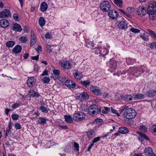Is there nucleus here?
<instances>
[{
	"mask_svg": "<svg viewBox=\"0 0 156 156\" xmlns=\"http://www.w3.org/2000/svg\"><path fill=\"white\" fill-rule=\"evenodd\" d=\"M147 69V67L144 65H141L140 67H133L131 68L129 70L126 72L125 71L122 72V74H124L127 73L129 74L132 76H135L136 77H138L141 74L144 72ZM131 75H130L129 77L131 78Z\"/></svg>",
	"mask_w": 156,
	"mask_h": 156,
	"instance_id": "f257e3e1",
	"label": "nucleus"
},
{
	"mask_svg": "<svg viewBox=\"0 0 156 156\" xmlns=\"http://www.w3.org/2000/svg\"><path fill=\"white\" fill-rule=\"evenodd\" d=\"M127 107L126 106H123L122 108V111L126 109L124 112V116L128 119H132L134 118L136 114V111L132 108L126 109Z\"/></svg>",
	"mask_w": 156,
	"mask_h": 156,
	"instance_id": "f03ea898",
	"label": "nucleus"
},
{
	"mask_svg": "<svg viewBox=\"0 0 156 156\" xmlns=\"http://www.w3.org/2000/svg\"><path fill=\"white\" fill-rule=\"evenodd\" d=\"M109 47L107 44H105L102 45L101 48H96V50L95 51V53L97 54H99V56L105 57V55L108 53Z\"/></svg>",
	"mask_w": 156,
	"mask_h": 156,
	"instance_id": "7ed1b4c3",
	"label": "nucleus"
},
{
	"mask_svg": "<svg viewBox=\"0 0 156 156\" xmlns=\"http://www.w3.org/2000/svg\"><path fill=\"white\" fill-rule=\"evenodd\" d=\"M85 114L83 112H78L73 114V119L76 122L81 121L85 119Z\"/></svg>",
	"mask_w": 156,
	"mask_h": 156,
	"instance_id": "20e7f679",
	"label": "nucleus"
},
{
	"mask_svg": "<svg viewBox=\"0 0 156 156\" xmlns=\"http://www.w3.org/2000/svg\"><path fill=\"white\" fill-rule=\"evenodd\" d=\"M100 8L103 12H107L109 11L111 8L110 2L107 1H104L100 4Z\"/></svg>",
	"mask_w": 156,
	"mask_h": 156,
	"instance_id": "39448f33",
	"label": "nucleus"
},
{
	"mask_svg": "<svg viewBox=\"0 0 156 156\" xmlns=\"http://www.w3.org/2000/svg\"><path fill=\"white\" fill-rule=\"evenodd\" d=\"M156 12V3L153 2L152 3L149 4L147 9V13L149 15H152Z\"/></svg>",
	"mask_w": 156,
	"mask_h": 156,
	"instance_id": "423d86ee",
	"label": "nucleus"
},
{
	"mask_svg": "<svg viewBox=\"0 0 156 156\" xmlns=\"http://www.w3.org/2000/svg\"><path fill=\"white\" fill-rule=\"evenodd\" d=\"M98 113V108L95 104L90 105L88 108V113L92 116H94Z\"/></svg>",
	"mask_w": 156,
	"mask_h": 156,
	"instance_id": "0eeeda50",
	"label": "nucleus"
},
{
	"mask_svg": "<svg viewBox=\"0 0 156 156\" xmlns=\"http://www.w3.org/2000/svg\"><path fill=\"white\" fill-rule=\"evenodd\" d=\"M90 90L91 91L97 95H100L101 93V90L97 86H91Z\"/></svg>",
	"mask_w": 156,
	"mask_h": 156,
	"instance_id": "6e6552de",
	"label": "nucleus"
},
{
	"mask_svg": "<svg viewBox=\"0 0 156 156\" xmlns=\"http://www.w3.org/2000/svg\"><path fill=\"white\" fill-rule=\"evenodd\" d=\"M137 14L140 16H142L147 13V10L143 6H140L136 11Z\"/></svg>",
	"mask_w": 156,
	"mask_h": 156,
	"instance_id": "1a4fd4ad",
	"label": "nucleus"
},
{
	"mask_svg": "<svg viewBox=\"0 0 156 156\" xmlns=\"http://www.w3.org/2000/svg\"><path fill=\"white\" fill-rule=\"evenodd\" d=\"M110 70L111 72L114 71L117 67V62L114 59H111L110 61Z\"/></svg>",
	"mask_w": 156,
	"mask_h": 156,
	"instance_id": "9d476101",
	"label": "nucleus"
},
{
	"mask_svg": "<svg viewBox=\"0 0 156 156\" xmlns=\"http://www.w3.org/2000/svg\"><path fill=\"white\" fill-rule=\"evenodd\" d=\"M11 14L10 12L7 9L0 12V18H5L10 17Z\"/></svg>",
	"mask_w": 156,
	"mask_h": 156,
	"instance_id": "9b49d317",
	"label": "nucleus"
},
{
	"mask_svg": "<svg viewBox=\"0 0 156 156\" xmlns=\"http://www.w3.org/2000/svg\"><path fill=\"white\" fill-rule=\"evenodd\" d=\"M108 15L110 18L115 19L117 18L119 15V14L116 10H112L109 11L108 12Z\"/></svg>",
	"mask_w": 156,
	"mask_h": 156,
	"instance_id": "f8f14e48",
	"label": "nucleus"
},
{
	"mask_svg": "<svg viewBox=\"0 0 156 156\" xmlns=\"http://www.w3.org/2000/svg\"><path fill=\"white\" fill-rule=\"evenodd\" d=\"M73 65L69 61H65L61 63V66L65 69H70Z\"/></svg>",
	"mask_w": 156,
	"mask_h": 156,
	"instance_id": "ddd939ff",
	"label": "nucleus"
},
{
	"mask_svg": "<svg viewBox=\"0 0 156 156\" xmlns=\"http://www.w3.org/2000/svg\"><path fill=\"white\" fill-rule=\"evenodd\" d=\"M30 36V45L31 46H32L35 43L37 40L36 36L33 30L31 31Z\"/></svg>",
	"mask_w": 156,
	"mask_h": 156,
	"instance_id": "4468645a",
	"label": "nucleus"
},
{
	"mask_svg": "<svg viewBox=\"0 0 156 156\" xmlns=\"http://www.w3.org/2000/svg\"><path fill=\"white\" fill-rule=\"evenodd\" d=\"M136 133L140 135L138 139L140 141H142L144 140H149V138L144 133L138 131L136 132Z\"/></svg>",
	"mask_w": 156,
	"mask_h": 156,
	"instance_id": "2eb2a0df",
	"label": "nucleus"
},
{
	"mask_svg": "<svg viewBox=\"0 0 156 156\" xmlns=\"http://www.w3.org/2000/svg\"><path fill=\"white\" fill-rule=\"evenodd\" d=\"M144 153L147 156H156L155 154L153 153L152 149L149 147L145 149Z\"/></svg>",
	"mask_w": 156,
	"mask_h": 156,
	"instance_id": "dca6fc26",
	"label": "nucleus"
},
{
	"mask_svg": "<svg viewBox=\"0 0 156 156\" xmlns=\"http://www.w3.org/2000/svg\"><path fill=\"white\" fill-rule=\"evenodd\" d=\"M65 85L70 88H73L76 87V84L75 83L70 80H68L66 81L65 83Z\"/></svg>",
	"mask_w": 156,
	"mask_h": 156,
	"instance_id": "f3484780",
	"label": "nucleus"
},
{
	"mask_svg": "<svg viewBox=\"0 0 156 156\" xmlns=\"http://www.w3.org/2000/svg\"><path fill=\"white\" fill-rule=\"evenodd\" d=\"M78 98L81 101L88 99L89 96L87 93L85 92H83L80 94L78 96Z\"/></svg>",
	"mask_w": 156,
	"mask_h": 156,
	"instance_id": "a211bd4d",
	"label": "nucleus"
},
{
	"mask_svg": "<svg viewBox=\"0 0 156 156\" xmlns=\"http://www.w3.org/2000/svg\"><path fill=\"white\" fill-rule=\"evenodd\" d=\"M9 24V22L6 19H2L0 21V25L2 28H5L8 27Z\"/></svg>",
	"mask_w": 156,
	"mask_h": 156,
	"instance_id": "6ab92c4d",
	"label": "nucleus"
},
{
	"mask_svg": "<svg viewBox=\"0 0 156 156\" xmlns=\"http://www.w3.org/2000/svg\"><path fill=\"white\" fill-rule=\"evenodd\" d=\"M12 28V29L14 31L17 32H20L22 30V29L20 25L17 23L13 24Z\"/></svg>",
	"mask_w": 156,
	"mask_h": 156,
	"instance_id": "aec40b11",
	"label": "nucleus"
},
{
	"mask_svg": "<svg viewBox=\"0 0 156 156\" xmlns=\"http://www.w3.org/2000/svg\"><path fill=\"white\" fill-rule=\"evenodd\" d=\"M22 50L21 46L20 45H16L12 50V52L16 54L20 53Z\"/></svg>",
	"mask_w": 156,
	"mask_h": 156,
	"instance_id": "412c9836",
	"label": "nucleus"
},
{
	"mask_svg": "<svg viewBox=\"0 0 156 156\" xmlns=\"http://www.w3.org/2000/svg\"><path fill=\"white\" fill-rule=\"evenodd\" d=\"M29 95L32 97H35L38 98L40 96V94L38 92L32 89L30 90L29 91Z\"/></svg>",
	"mask_w": 156,
	"mask_h": 156,
	"instance_id": "4be33fe9",
	"label": "nucleus"
},
{
	"mask_svg": "<svg viewBox=\"0 0 156 156\" xmlns=\"http://www.w3.org/2000/svg\"><path fill=\"white\" fill-rule=\"evenodd\" d=\"M54 75H52L51 77L54 80L58 79L60 71L58 70L54 69L53 70Z\"/></svg>",
	"mask_w": 156,
	"mask_h": 156,
	"instance_id": "5701e85b",
	"label": "nucleus"
},
{
	"mask_svg": "<svg viewBox=\"0 0 156 156\" xmlns=\"http://www.w3.org/2000/svg\"><path fill=\"white\" fill-rule=\"evenodd\" d=\"M34 82V77H31L28 78L27 81L28 86L30 87L33 86V84Z\"/></svg>",
	"mask_w": 156,
	"mask_h": 156,
	"instance_id": "b1692460",
	"label": "nucleus"
},
{
	"mask_svg": "<svg viewBox=\"0 0 156 156\" xmlns=\"http://www.w3.org/2000/svg\"><path fill=\"white\" fill-rule=\"evenodd\" d=\"M86 46L88 48L92 47V48L93 49H96L97 47L94 46V45L92 42L90 41L89 40H86Z\"/></svg>",
	"mask_w": 156,
	"mask_h": 156,
	"instance_id": "393cba45",
	"label": "nucleus"
},
{
	"mask_svg": "<svg viewBox=\"0 0 156 156\" xmlns=\"http://www.w3.org/2000/svg\"><path fill=\"white\" fill-rule=\"evenodd\" d=\"M118 26L120 29H124L127 27L126 23L125 21H121L118 24Z\"/></svg>",
	"mask_w": 156,
	"mask_h": 156,
	"instance_id": "a878e982",
	"label": "nucleus"
},
{
	"mask_svg": "<svg viewBox=\"0 0 156 156\" xmlns=\"http://www.w3.org/2000/svg\"><path fill=\"white\" fill-rule=\"evenodd\" d=\"M156 94V90H150L147 91L146 95L149 97H151L154 96Z\"/></svg>",
	"mask_w": 156,
	"mask_h": 156,
	"instance_id": "bb28decb",
	"label": "nucleus"
},
{
	"mask_svg": "<svg viewBox=\"0 0 156 156\" xmlns=\"http://www.w3.org/2000/svg\"><path fill=\"white\" fill-rule=\"evenodd\" d=\"M133 97L131 95L126 94L122 98L123 100L126 102L132 100Z\"/></svg>",
	"mask_w": 156,
	"mask_h": 156,
	"instance_id": "cd10ccee",
	"label": "nucleus"
},
{
	"mask_svg": "<svg viewBox=\"0 0 156 156\" xmlns=\"http://www.w3.org/2000/svg\"><path fill=\"white\" fill-rule=\"evenodd\" d=\"M129 129L128 128L125 127H121L118 130V132L119 133L122 134H126L129 132Z\"/></svg>",
	"mask_w": 156,
	"mask_h": 156,
	"instance_id": "c85d7f7f",
	"label": "nucleus"
},
{
	"mask_svg": "<svg viewBox=\"0 0 156 156\" xmlns=\"http://www.w3.org/2000/svg\"><path fill=\"white\" fill-rule=\"evenodd\" d=\"M73 76L74 77L78 80L81 79L83 77L82 73L76 70L75 73H73Z\"/></svg>",
	"mask_w": 156,
	"mask_h": 156,
	"instance_id": "c756f323",
	"label": "nucleus"
},
{
	"mask_svg": "<svg viewBox=\"0 0 156 156\" xmlns=\"http://www.w3.org/2000/svg\"><path fill=\"white\" fill-rule=\"evenodd\" d=\"M64 118L66 121L68 123H72L73 122V118L70 115H65Z\"/></svg>",
	"mask_w": 156,
	"mask_h": 156,
	"instance_id": "7c9ffc66",
	"label": "nucleus"
},
{
	"mask_svg": "<svg viewBox=\"0 0 156 156\" xmlns=\"http://www.w3.org/2000/svg\"><path fill=\"white\" fill-rule=\"evenodd\" d=\"M126 63L128 65H132L136 62L135 59H132L129 57L126 58Z\"/></svg>",
	"mask_w": 156,
	"mask_h": 156,
	"instance_id": "2f4dec72",
	"label": "nucleus"
},
{
	"mask_svg": "<svg viewBox=\"0 0 156 156\" xmlns=\"http://www.w3.org/2000/svg\"><path fill=\"white\" fill-rule=\"evenodd\" d=\"M48 8V5L45 2L42 3L41 5V9L42 12L45 11Z\"/></svg>",
	"mask_w": 156,
	"mask_h": 156,
	"instance_id": "473e14b6",
	"label": "nucleus"
},
{
	"mask_svg": "<svg viewBox=\"0 0 156 156\" xmlns=\"http://www.w3.org/2000/svg\"><path fill=\"white\" fill-rule=\"evenodd\" d=\"M46 119L45 118L43 117H39V119L37 121V122L38 124H42L44 125V124H46Z\"/></svg>",
	"mask_w": 156,
	"mask_h": 156,
	"instance_id": "72a5a7b5",
	"label": "nucleus"
},
{
	"mask_svg": "<svg viewBox=\"0 0 156 156\" xmlns=\"http://www.w3.org/2000/svg\"><path fill=\"white\" fill-rule=\"evenodd\" d=\"M87 134L89 138H91L94 137L95 135V132L92 130H91L87 131Z\"/></svg>",
	"mask_w": 156,
	"mask_h": 156,
	"instance_id": "f704fd0d",
	"label": "nucleus"
},
{
	"mask_svg": "<svg viewBox=\"0 0 156 156\" xmlns=\"http://www.w3.org/2000/svg\"><path fill=\"white\" fill-rule=\"evenodd\" d=\"M15 44V43L14 41H8L6 43V47L8 48H12L13 46Z\"/></svg>",
	"mask_w": 156,
	"mask_h": 156,
	"instance_id": "c9c22d12",
	"label": "nucleus"
},
{
	"mask_svg": "<svg viewBox=\"0 0 156 156\" xmlns=\"http://www.w3.org/2000/svg\"><path fill=\"white\" fill-rule=\"evenodd\" d=\"M45 21L43 17H41L39 20V23L40 26L43 27L45 24Z\"/></svg>",
	"mask_w": 156,
	"mask_h": 156,
	"instance_id": "e433bc0d",
	"label": "nucleus"
},
{
	"mask_svg": "<svg viewBox=\"0 0 156 156\" xmlns=\"http://www.w3.org/2000/svg\"><path fill=\"white\" fill-rule=\"evenodd\" d=\"M114 2L118 6L121 7L122 6V0H113Z\"/></svg>",
	"mask_w": 156,
	"mask_h": 156,
	"instance_id": "4c0bfd02",
	"label": "nucleus"
},
{
	"mask_svg": "<svg viewBox=\"0 0 156 156\" xmlns=\"http://www.w3.org/2000/svg\"><path fill=\"white\" fill-rule=\"evenodd\" d=\"M147 30L151 36L154 38H156V33L150 29H147Z\"/></svg>",
	"mask_w": 156,
	"mask_h": 156,
	"instance_id": "58836bf2",
	"label": "nucleus"
},
{
	"mask_svg": "<svg viewBox=\"0 0 156 156\" xmlns=\"http://www.w3.org/2000/svg\"><path fill=\"white\" fill-rule=\"evenodd\" d=\"M140 36L144 41H147L148 40L149 36L145 33H141Z\"/></svg>",
	"mask_w": 156,
	"mask_h": 156,
	"instance_id": "ea45409f",
	"label": "nucleus"
},
{
	"mask_svg": "<svg viewBox=\"0 0 156 156\" xmlns=\"http://www.w3.org/2000/svg\"><path fill=\"white\" fill-rule=\"evenodd\" d=\"M135 11V9L133 7H128L126 10V12H128V13H130L133 14V12Z\"/></svg>",
	"mask_w": 156,
	"mask_h": 156,
	"instance_id": "a19ab883",
	"label": "nucleus"
},
{
	"mask_svg": "<svg viewBox=\"0 0 156 156\" xmlns=\"http://www.w3.org/2000/svg\"><path fill=\"white\" fill-rule=\"evenodd\" d=\"M81 83L85 87H87L88 86L90 85V82L89 80H88L87 81H81Z\"/></svg>",
	"mask_w": 156,
	"mask_h": 156,
	"instance_id": "79ce46f5",
	"label": "nucleus"
},
{
	"mask_svg": "<svg viewBox=\"0 0 156 156\" xmlns=\"http://www.w3.org/2000/svg\"><path fill=\"white\" fill-rule=\"evenodd\" d=\"M39 109L45 113H47L48 111V109L44 106H41Z\"/></svg>",
	"mask_w": 156,
	"mask_h": 156,
	"instance_id": "37998d69",
	"label": "nucleus"
},
{
	"mask_svg": "<svg viewBox=\"0 0 156 156\" xmlns=\"http://www.w3.org/2000/svg\"><path fill=\"white\" fill-rule=\"evenodd\" d=\"M144 96L143 94H136L134 96L135 98H137L138 99H144Z\"/></svg>",
	"mask_w": 156,
	"mask_h": 156,
	"instance_id": "c03bdc74",
	"label": "nucleus"
},
{
	"mask_svg": "<svg viewBox=\"0 0 156 156\" xmlns=\"http://www.w3.org/2000/svg\"><path fill=\"white\" fill-rule=\"evenodd\" d=\"M42 81L43 82L48 84L50 82V79L49 77L46 76L43 78Z\"/></svg>",
	"mask_w": 156,
	"mask_h": 156,
	"instance_id": "a18cd8bd",
	"label": "nucleus"
},
{
	"mask_svg": "<svg viewBox=\"0 0 156 156\" xmlns=\"http://www.w3.org/2000/svg\"><path fill=\"white\" fill-rule=\"evenodd\" d=\"M20 41L22 43H25L27 42V37H24L23 36L21 37L20 38Z\"/></svg>",
	"mask_w": 156,
	"mask_h": 156,
	"instance_id": "49530a36",
	"label": "nucleus"
},
{
	"mask_svg": "<svg viewBox=\"0 0 156 156\" xmlns=\"http://www.w3.org/2000/svg\"><path fill=\"white\" fill-rule=\"evenodd\" d=\"M47 52L48 53H50L52 51V49L51 48V46L48 44H46V46Z\"/></svg>",
	"mask_w": 156,
	"mask_h": 156,
	"instance_id": "de8ad7c7",
	"label": "nucleus"
},
{
	"mask_svg": "<svg viewBox=\"0 0 156 156\" xmlns=\"http://www.w3.org/2000/svg\"><path fill=\"white\" fill-rule=\"evenodd\" d=\"M11 116L12 119L14 120H17L19 117V115L16 114H12Z\"/></svg>",
	"mask_w": 156,
	"mask_h": 156,
	"instance_id": "09e8293b",
	"label": "nucleus"
},
{
	"mask_svg": "<svg viewBox=\"0 0 156 156\" xmlns=\"http://www.w3.org/2000/svg\"><path fill=\"white\" fill-rule=\"evenodd\" d=\"M130 31L134 33H139L140 32V30H139L134 28H132L130 29Z\"/></svg>",
	"mask_w": 156,
	"mask_h": 156,
	"instance_id": "8fccbe9b",
	"label": "nucleus"
},
{
	"mask_svg": "<svg viewBox=\"0 0 156 156\" xmlns=\"http://www.w3.org/2000/svg\"><path fill=\"white\" fill-rule=\"evenodd\" d=\"M13 17L14 19L17 21H19L20 20L18 16L16 14H14L13 15Z\"/></svg>",
	"mask_w": 156,
	"mask_h": 156,
	"instance_id": "3c124183",
	"label": "nucleus"
},
{
	"mask_svg": "<svg viewBox=\"0 0 156 156\" xmlns=\"http://www.w3.org/2000/svg\"><path fill=\"white\" fill-rule=\"evenodd\" d=\"M15 128L16 130H18L21 129V126L20 123H16L15 124Z\"/></svg>",
	"mask_w": 156,
	"mask_h": 156,
	"instance_id": "603ef678",
	"label": "nucleus"
},
{
	"mask_svg": "<svg viewBox=\"0 0 156 156\" xmlns=\"http://www.w3.org/2000/svg\"><path fill=\"white\" fill-rule=\"evenodd\" d=\"M111 111L113 113L116 114L118 116H119V114L117 112V111L116 110H115L112 108H111Z\"/></svg>",
	"mask_w": 156,
	"mask_h": 156,
	"instance_id": "864d4df0",
	"label": "nucleus"
},
{
	"mask_svg": "<svg viewBox=\"0 0 156 156\" xmlns=\"http://www.w3.org/2000/svg\"><path fill=\"white\" fill-rule=\"evenodd\" d=\"M140 129L141 131H145L147 130V128L144 125L140 126Z\"/></svg>",
	"mask_w": 156,
	"mask_h": 156,
	"instance_id": "5fc2aeb1",
	"label": "nucleus"
},
{
	"mask_svg": "<svg viewBox=\"0 0 156 156\" xmlns=\"http://www.w3.org/2000/svg\"><path fill=\"white\" fill-rule=\"evenodd\" d=\"M100 137H97L94 139L93 140V143H96L98 141H99L100 140Z\"/></svg>",
	"mask_w": 156,
	"mask_h": 156,
	"instance_id": "6e6d98bb",
	"label": "nucleus"
},
{
	"mask_svg": "<svg viewBox=\"0 0 156 156\" xmlns=\"http://www.w3.org/2000/svg\"><path fill=\"white\" fill-rule=\"evenodd\" d=\"M20 104L18 103H15L14 104L12 105V108H17L18 107H19Z\"/></svg>",
	"mask_w": 156,
	"mask_h": 156,
	"instance_id": "4d7b16f0",
	"label": "nucleus"
},
{
	"mask_svg": "<svg viewBox=\"0 0 156 156\" xmlns=\"http://www.w3.org/2000/svg\"><path fill=\"white\" fill-rule=\"evenodd\" d=\"M150 47L152 48H156V43L153 42L150 44Z\"/></svg>",
	"mask_w": 156,
	"mask_h": 156,
	"instance_id": "13d9d810",
	"label": "nucleus"
},
{
	"mask_svg": "<svg viewBox=\"0 0 156 156\" xmlns=\"http://www.w3.org/2000/svg\"><path fill=\"white\" fill-rule=\"evenodd\" d=\"M45 37L46 38L50 39L51 38V36L50 34L47 33L45 35Z\"/></svg>",
	"mask_w": 156,
	"mask_h": 156,
	"instance_id": "bf43d9fd",
	"label": "nucleus"
},
{
	"mask_svg": "<svg viewBox=\"0 0 156 156\" xmlns=\"http://www.w3.org/2000/svg\"><path fill=\"white\" fill-rule=\"evenodd\" d=\"M102 107H100V108H98V112H102L103 113L107 114V112L106 111H105V110H104L103 109H102Z\"/></svg>",
	"mask_w": 156,
	"mask_h": 156,
	"instance_id": "052dcab7",
	"label": "nucleus"
},
{
	"mask_svg": "<svg viewBox=\"0 0 156 156\" xmlns=\"http://www.w3.org/2000/svg\"><path fill=\"white\" fill-rule=\"evenodd\" d=\"M152 130L153 133L156 135V125L153 126L152 127Z\"/></svg>",
	"mask_w": 156,
	"mask_h": 156,
	"instance_id": "680f3d73",
	"label": "nucleus"
},
{
	"mask_svg": "<svg viewBox=\"0 0 156 156\" xmlns=\"http://www.w3.org/2000/svg\"><path fill=\"white\" fill-rule=\"evenodd\" d=\"M94 122L99 123H102L103 122V121L101 119H95Z\"/></svg>",
	"mask_w": 156,
	"mask_h": 156,
	"instance_id": "e2e57ef3",
	"label": "nucleus"
},
{
	"mask_svg": "<svg viewBox=\"0 0 156 156\" xmlns=\"http://www.w3.org/2000/svg\"><path fill=\"white\" fill-rule=\"evenodd\" d=\"M59 126L64 129H66L68 128V127L66 126L65 125H59Z\"/></svg>",
	"mask_w": 156,
	"mask_h": 156,
	"instance_id": "0e129e2a",
	"label": "nucleus"
},
{
	"mask_svg": "<svg viewBox=\"0 0 156 156\" xmlns=\"http://www.w3.org/2000/svg\"><path fill=\"white\" fill-rule=\"evenodd\" d=\"M74 147L75 148H76V150L78 151H79V144L76 143V142H74Z\"/></svg>",
	"mask_w": 156,
	"mask_h": 156,
	"instance_id": "69168bd1",
	"label": "nucleus"
},
{
	"mask_svg": "<svg viewBox=\"0 0 156 156\" xmlns=\"http://www.w3.org/2000/svg\"><path fill=\"white\" fill-rule=\"evenodd\" d=\"M41 46L40 45H38L37 48L36 49V51L39 52V51H41Z\"/></svg>",
	"mask_w": 156,
	"mask_h": 156,
	"instance_id": "338daca9",
	"label": "nucleus"
},
{
	"mask_svg": "<svg viewBox=\"0 0 156 156\" xmlns=\"http://www.w3.org/2000/svg\"><path fill=\"white\" fill-rule=\"evenodd\" d=\"M28 27L27 26H24L23 28V30L25 32H27L28 30Z\"/></svg>",
	"mask_w": 156,
	"mask_h": 156,
	"instance_id": "774afa93",
	"label": "nucleus"
}]
</instances>
